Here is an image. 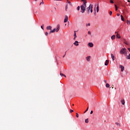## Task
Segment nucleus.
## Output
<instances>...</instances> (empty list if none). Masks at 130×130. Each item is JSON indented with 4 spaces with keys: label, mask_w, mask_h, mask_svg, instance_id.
<instances>
[{
    "label": "nucleus",
    "mask_w": 130,
    "mask_h": 130,
    "mask_svg": "<svg viewBox=\"0 0 130 130\" xmlns=\"http://www.w3.org/2000/svg\"><path fill=\"white\" fill-rule=\"evenodd\" d=\"M104 82H105V83H107V81L106 80H105Z\"/></svg>",
    "instance_id": "c03bdc74"
},
{
    "label": "nucleus",
    "mask_w": 130,
    "mask_h": 130,
    "mask_svg": "<svg viewBox=\"0 0 130 130\" xmlns=\"http://www.w3.org/2000/svg\"><path fill=\"white\" fill-rule=\"evenodd\" d=\"M41 3H42V4H43H43H44V3L43 2V1H42Z\"/></svg>",
    "instance_id": "3c124183"
},
{
    "label": "nucleus",
    "mask_w": 130,
    "mask_h": 130,
    "mask_svg": "<svg viewBox=\"0 0 130 130\" xmlns=\"http://www.w3.org/2000/svg\"><path fill=\"white\" fill-rule=\"evenodd\" d=\"M55 32V28H54L52 30L50 31V33H54Z\"/></svg>",
    "instance_id": "aec40b11"
},
{
    "label": "nucleus",
    "mask_w": 130,
    "mask_h": 130,
    "mask_svg": "<svg viewBox=\"0 0 130 130\" xmlns=\"http://www.w3.org/2000/svg\"><path fill=\"white\" fill-rule=\"evenodd\" d=\"M93 113V110H91V111H90V114H92Z\"/></svg>",
    "instance_id": "79ce46f5"
},
{
    "label": "nucleus",
    "mask_w": 130,
    "mask_h": 130,
    "mask_svg": "<svg viewBox=\"0 0 130 130\" xmlns=\"http://www.w3.org/2000/svg\"><path fill=\"white\" fill-rule=\"evenodd\" d=\"M91 25V24L90 23H86V27H88V26H90Z\"/></svg>",
    "instance_id": "393cba45"
},
{
    "label": "nucleus",
    "mask_w": 130,
    "mask_h": 130,
    "mask_svg": "<svg viewBox=\"0 0 130 130\" xmlns=\"http://www.w3.org/2000/svg\"><path fill=\"white\" fill-rule=\"evenodd\" d=\"M91 9H93V5H92L91 4H90L89 7L87 8V12H88V14L90 13V10H91Z\"/></svg>",
    "instance_id": "7ed1b4c3"
},
{
    "label": "nucleus",
    "mask_w": 130,
    "mask_h": 130,
    "mask_svg": "<svg viewBox=\"0 0 130 130\" xmlns=\"http://www.w3.org/2000/svg\"><path fill=\"white\" fill-rule=\"evenodd\" d=\"M72 112H74V110H70V113H72Z\"/></svg>",
    "instance_id": "58836bf2"
},
{
    "label": "nucleus",
    "mask_w": 130,
    "mask_h": 130,
    "mask_svg": "<svg viewBox=\"0 0 130 130\" xmlns=\"http://www.w3.org/2000/svg\"><path fill=\"white\" fill-rule=\"evenodd\" d=\"M82 1V2H86V0H81Z\"/></svg>",
    "instance_id": "a18cd8bd"
},
{
    "label": "nucleus",
    "mask_w": 130,
    "mask_h": 130,
    "mask_svg": "<svg viewBox=\"0 0 130 130\" xmlns=\"http://www.w3.org/2000/svg\"><path fill=\"white\" fill-rule=\"evenodd\" d=\"M119 68L121 69V72H123V71H124V67L122 65H119Z\"/></svg>",
    "instance_id": "20e7f679"
},
{
    "label": "nucleus",
    "mask_w": 130,
    "mask_h": 130,
    "mask_svg": "<svg viewBox=\"0 0 130 130\" xmlns=\"http://www.w3.org/2000/svg\"><path fill=\"white\" fill-rule=\"evenodd\" d=\"M120 54H124V55H126V54H127L126 49L125 48H122L120 51Z\"/></svg>",
    "instance_id": "f03ea898"
},
{
    "label": "nucleus",
    "mask_w": 130,
    "mask_h": 130,
    "mask_svg": "<svg viewBox=\"0 0 130 130\" xmlns=\"http://www.w3.org/2000/svg\"><path fill=\"white\" fill-rule=\"evenodd\" d=\"M110 3H111V4H114V2H113V1L110 0Z\"/></svg>",
    "instance_id": "c756f323"
},
{
    "label": "nucleus",
    "mask_w": 130,
    "mask_h": 130,
    "mask_svg": "<svg viewBox=\"0 0 130 130\" xmlns=\"http://www.w3.org/2000/svg\"><path fill=\"white\" fill-rule=\"evenodd\" d=\"M41 27L43 30H44V25L43 24L42 25H41Z\"/></svg>",
    "instance_id": "b1692460"
},
{
    "label": "nucleus",
    "mask_w": 130,
    "mask_h": 130,
    "mask_svg": "<svg viewBox=\"0 0 130 130\" xmlns=\"http://www.w3.org/2000/svg\"><path fill=\"white\" fill-rule=\"evenodd\" d=\"M66 56V54L63 56V57H64Z\"/></svg>",
    "instance_id": "603ef678"
},
{
    "label": "nucleus",
    "mask_w": 130,
    "mask_h": 130,
    "mask_svg": "<svg viewBox=\"0 0 130 130\" xmlns=\"http://www.w3.org/2000/svg\"><path fill=\"white\" fill-rule=\"evenodd\" d=\"M116 37L117 38H118V39H120L121 38V37H120V35H119V34H117L116 35Z\"/></svg>",
    "instance_id": "dca6fc26"
},
{
    "label": "nucleus",
    "mask_w": 130,
    "mask_h": 130,
    "mask_svg": "<svg viewBox=\"0 0 130 130\" xmlns=\"http://www.w3.org/2000/svg\"><path fill=\"white\" fill-rule=\"evenodd\" d=\"M45 35H46V36H47V35H48V32H45Z\"/></svg>",
    "instance_id": "473e14b6"
},
{
    "label": "nucleus",
    "mask_w": 130,
    "mask_h": 130,
    "mask_svg": "<svg viewBox=\"0 0 130 130\" xmlns=\"http://www.w3.org/2000/svg\"><path fill=\"white\" fill-rule=\"evenodd\" d=\"M128 3H130V1L129 0H127Z\"/></svg>",
    "instance_id": "8fccbe9b"
},
{
    "label": "nucleus",
    "mask_w": 130,
    "mask_h": 130,
    "mask_svg": "<svg viewBox=\"0 0 130 130\" xmlns=\"http://www.w3.org/2000/svg\"><path fill=\"white\" fill-rule=\"evenodd\" d=\"M77 11H80V6H78L77 8Z\"/></svg>",
    "instance_id": "c85d7f7f"
},
{
    "label": "nucleus",
    "mask_w": 130,
    "mask_h": 130,
    "mask_svg": "<svg viewBox=\"0 0 130 130\" xmlns=\"http://www.w3.org/2000/svg\"><path fill=\"white\" fill-rule=\"evenodd\" d=\"M41 4H42V3H40V6H41Z\"/></svg>",
    "instance_id": "864d4df0"
},
{
    "label": "nucleus",
    "mask_w": 130,
    "mask_h": 130,
    "mask_svg": "<svg viewBox=\"0 0 130 130\" xmlns=\"http://www.w3.org/2000/svg\"><path fill=\"white\" fill-rule=\"evenodd\" d=\"M127 25H130V21H129V20H127Z\"/></svg>",
    "instance_id": "bb28decb"
},
{
    "label": "nucleus",
    "mask_w": 130,
    "mask_h": 130,
    "mask_svg": "<svg viewBox=\"0 0 130 130\" xmlns=\"http://www.w3.org/2000/svg\"><path fill=\"white\" fill-rule=\"evenodd\" d=\"M106 86L107 88H109V87H110V85H109V84L106 83Z\"/></svg>",
    "instance_id": "412c9836"
},
{
    "label": "nucleus",
    "mask_w": 130,
    "mask_h": 130,
    "mask_svg": "<svg viewBox=\"0 0 130 130\" xmlns=\"http://www.w3.org/2000/svg\"><path fill=\"white\" fill-rule=\"evenodd\" d=\"M115 11H117L118 9H117V6H116V5H115Z\"/></svg>",
    "instance_id": "a878e982"
},
{
    "label": "nucleus",
    "mask_w": 130,
    "mask_h": 130,
    "mask_svg": "<svg viewBox=\"0 0 130 130\" xmlns=\"http://www.w3.org/2000/svg\"><path fill=\"white\" fill-rule=\"evenodd\" d=\"M117 17H119V16H120V14H119V13H118V14H117Z\"/></svg>",
    "instance_id": "ea45409f"
},
{
    "label": "nucleus",
    "mask_w": 130,
    "mask_h": 130,
    "mask_svg": "<svg viewBox=\"0 0 130 130\" xmlns=\"http://www.w3.org/2000/svg\"><path fill=\"white\" fill-rule=\"evenodd\" d=\"M47 30H51V26H48L46 28Z\"/></svg>",
    "instance_id": "ddd939ff"
},
{
    "label": "nucleus",
    "mask_w": 130,
    "mask_h": 130,
    "mask_svg": "<svg viewBox=\"0 0 130 130\" xmlns=\"http://www.w3.org/2000/svg\"><path fill=\"white\" fill-rule=\"evenodd\" d=\"M124 42V44H125L126 45H129V43L126 41L125 39H124V42Z\"/></svg>",
    "instance_id": "0eeeda50"
},
{
    "label": "nucleus",
    "mask_w": 130,
    "mask_h": 130,
    "mask_svg": "<svg viewBox=\"0 0 130 130\" xmlns=\"http://www.w3.org/2000/svg\"><path fill=\"white\" fill-rule=\"evenodd\" d=\"M90 59H91V56H88L87 57H86V60L87 61H90Z\"/></svg>",
    "instance_id": "9b49d317"
},
{
    "label": "nucleus",
    "mask_w": 130,
    "mask_h": 130,
    "mask_svg": "<svg viewBox=\"0 0 130 130\" xmlns=\"http://www.w3.org/2000/svg\"><path fill=\"white\" fill-rule=\"evenodd\" d=\"M67 10H68V4L66 5V11H67Z\"/></svg>",
    "instance_id": "7c9ffc66"
},
{
    "label": "nucleus",
    "mask_w": 130,
    "mask_h": 130,
    "mask_svg": "<svg viewBox=\"0 0 130 130\" xmlns=\"http://www.w3.org/2000/svg\"><path fill=\"white\" fill-rule=\"evenodd\" d=\"M94 15H96V10H95V11H94Z\"/></svg>",
    "instance_id": "a19ab883"
},
{
    "label": "nucleus",
    "mask_w": 130,
    "mask_h": 130,
    "mask_svg": "<svg viewBox=\"0 0 130 130\" xmlns=\"http://www.w3.org/2000/svg\"><path fill=\"white\" fill-rule=\"evenodd\" d=\"M56 32H58L59 31V24H57L56 26V29H55Z\"/></svg>",
    "instance_id": "423d86ee"
},
{
    "label": "nucleus",
    "mask_w": 130,
    "mask_h": 130,
    "mask_svg": "<svg viewBox=\"0 0 130 130\" xmlns=\"http://www.w3.org/2000/svg\"><path fill=\"white\" fill-rule=\"evenodd\" d=\"M112 40H114V39H115V35H113L111 37Z\"/></svg>",
    "instance_id": "2eb2a0df"
},
{
    "label": "nucleus",
    "mask_w": 130,
    "mask_h": 130,
    "mask_svg": "<svg viewBox=\"0 0 130 130\" xmlns=\"http://www.w3.org/2000/svg\"><path fill=\"white\" fill-rule=\"evenodd\" d=\"M121 104H122V105H124V104L125 103V102H124V100H122L121 101Z\"/></svg>",
    "instance_id": "4468645a"
},
{
    "label": "nucleus",
    "mask_w": 130,
    "mask_h": 130,
    "mask_svg": "<svg viewBox=\"0 0 130 130\" xmlns=\"http://www.w3.org/2000/svg\"><path fill=\"white\" fill-rule=\"evenodd\" d=\"M68 20H69V17L66 15L64 19V23H67V22H68Z\"/></svg>",
    "instance_id": "39448f33"
},
{
    "label": "nucleus",
    "mask_w": 130,
    "mask_h": 130,
    "mask_svg": "<svg viewBox=\"0 0 130 130\" xmlns=\"http://www.w3.org/2000/svg\"><path fill=\"white\" fill-rule=\"evenodd\" d=\"M111 58H112L113 61H114V59H114L115 58L114 55H113V54L111 53Z\"/></svg>",
    "instance_id": "9d476101"
},
{
    "label": "nucleus",
    "mask_w": 130,
    "mask_h": 130,
    "mask_svg": "<svg viewBox=\"0 0 130 130\" xmlns=\"http://www.w3.org/2000/svg\"><path fill=\"white\" fill-rule=\"evenodd\" d=\"M85 123H89V119L87 118L85 120Z\"/></svg>",
    "instance_id": "f3484780"
},
{
    "label": "nucleus",
    "mask_w": 130,
    "mask_h": 130,
    "mask_svg": "<svg viewBox=\"0 0 130 130\" xmlns=\"http://www.w3.org/2000/svg\"><path fill=\"white\" fill-rule=\"evenodd\" d=\"M128 50L130 52V48H128Z\"/></svg>",
    "instance_id": "49530a36"
},
{
    "label": "nucleus",
    "mask_w": 130,
    "mask_h": 130,
    "mask_svg": "<svg viewBox=\"0 0 130 130\" xmlns=\"http://www.w3.org/2000/svg\"><path fill=\"white\" fill-rule=\"evenodd\" d=\"M121 21H124V18H123V16L122 15H121Z\"/></svg>",
    "instance_id": "4be33fe9"
},
{
    "label": "nucleus",
    "mask_w": 130,
    "mask_h": 130,
    "mask_svg": "<svg viewBox=\"0 0 130 130\" xmlns=\"http://www.w3.org/2000/svg\"><path fill=\"white\" fill-rule=\"evenodd\" d=\"M116 34H118V32L117 31L115 32Z\"/></svg>",
    "instance_id": "de8ad7c7"
},
{
    "label": "nucleus",
    "mask_w": 130,
    "mask_h": 130,
    "mask_svg": "<svg viewBox=\"0 0 130 130\" xmlns=\"http://www.w3.org/2000/svg\"><path fill=\"white\" fill-rule=\"evenodd\" d=\"M86 4H87V1L83 2V5L80 6L81 12L82 13V14L85 13V11H86V8L87 7Z\"/></svg>",
    "instance_id": "f257e3e1"
},
{
    "label": "nucleus",
    "mask_w": 130,
    "mask_h": 130,
    "mask_svg": "<svg viewBox=\"0 0 130 130\" xmlns=\"http://www.w3.org/2000/svg\"><path fill=\"white\" fill-rule=\"evenodd\" d=\"M88 45L89 47H93L94 46V44L92 43H89Z\"/></svg>",
    "instance_id": "1a4fd4ad"
},
{
    "label": "nucleus",
    "mask_w": 130,
    "mask_h": 130,
    "mask_svg": "<svg viewBox=\"0 0 130 130\" xmlns=\"http://www.w3.org/2000/svg\"><path fill=\"white\" fill-rule=\"evenodd\" d=\"M54 1H61V0H54Z\"/></svg>",
    "instance_id": "6e6d98bb"
},
{
    "label": "nucleus",
    "mask_w": 130,
    "mask_h": 130,
    "mask_svg": "<svg viewBox=\"0 0 130 130\" xmlns=\"http://www.w3.org/2000/svg\"><path fill=\"white\" fill-rule=\"evenodd\" d=\"M115 124H116V125H117L118 126H119V127L121 126L120 123H118V122H116V123H115Z\"/></svg>",
    "instance_id": "a211bd4d"
},
{
    "label": "nucleus",
    "mask_w": 130,
    "mask_h": 130,
    "mask_svg": "<svg viewBox=\"0 0 130 130\" xmlns=\"http://www.w3.org/2000/svg\"><path fill=\"white\" fill-rule=\"evenodd\" d=\"M36 2H37V0H35Z\"/></svg>",
    "instance_id": "4d7b16f0"
},
{
    "label": "nucleus",
    "mask_w": 130,
    "mask_h": 130,
    "mask_svg": "<svg viewBox=\"0 0 130 130\" xmlns=\"http://www.w3.org/2000/svg\"><path fill=\"white\" fill-rule=\"evenodd\" d=\"M63 77H64L65 78H67V76H66V75H63Z\"/></svg>",
    "instance_id": "37998d69"
},
{
    "label": "nucleus",
    "mask_w": 130,
    "mask_h": 130,
    "mask_svg": "<svg viewBox=\"0 0 130 130\" xmlns=\"http://www.w3.org/2000/svg\"><path fill=\"white\" fill-rule=\"evenodd\" d=\"M63 75H64V74H62L61 73H60V75H61V77H62V76H63Z\"/></svg>",
    "instance_id": "e433bc0d"
},
{
    "label": "nucleus",
    "mask_w": 130,
    "mask_h": 130,
    "mask_svg": "<svg viewBox=\"0 0 130 130\" xmlns=\"http://www.w3.org/2000/svg\"><path fill=\"white\" fill-rule=\"evenodd\" d=\"M52 32H50V31L49 32V34H51Z\"/></svg>",
    "instance_id": "5fc2aeb1"
},
{
    "label": "nucleus",
    "mask_w": 130,
    "mask_h": 130,
    "mask_svg": "<svg viewBox=\"0 0 130 130\" xmlns=\"http://www.w3.org/2000/svg\"><path fill=\"white\" fill-rule=\"evenodd\" d=\"M74 44L75 45V46H79V42L76 41Z\"/></svg>",
    "instance_id": "6e6552de"
},
{
    "label": "nucleus",
    "mask_w": 130,
    "mask_h": 130,
    "mask_svg": "<svg viewBox=\"0 0 130 130\" xmlns=\"http://www.w3.org/2000/svg\"><path fill=\"white\" fill-rule=\"evenodd\" d=\"M90 13H93V8L90 9Z\"/></svg>",
    "instance_id": "72a5a7b5"
},
{
    "label": "nucleus",
    "mask_w": 130,
    "mask_h": 130,
    "mask_svg": "<svg viewBox=\"0 0 130 130\" xmlns=\"http://www.w3.org/2000/svg\"><path fill=\"white\" fill-rule=\"evenodd\" d=\"M88 109H89V107H87V109L84 112V113H86V112L88 110Z\"/></svg>",
    "instance_id": "c9c22d12"
},
{
    "label": "nucleus",
    "mask_w": 130,
    "mask_h": 130,
    "mask_svg": "<svg viewBox=\"0 0 130 130\" xmlns=\"http://www.w3.org/2000/svg\"><path fill=\"white\" fill-rule=\"evenodd\" d=\"M67 3L70 5V6H72V3L71 2L69 1V0H67Z\"/></svg>",
    "instance_id": "5701e85b"
},
{
    "label": "nucleus",
    "mask_w": 130,
    "mask_h": 130,
    "mask_svg": "<svg viewBox=\"0 0 130 130\" xmlns=\"http://www.w3.org/2000/svg\"><path fill=\"white\" fill-rule=\"evenodd\" d=\"M76 117H79V114L78 113H76Z\"/></svg>",
    "instance_id": "f704fd0d"
},
{
    "label": "nucleus",
    "mask_w": 130,
    "mask_h": 130,
    "mask_svg": "<svg viewBox=\"0 0 130 130\" xmlns=\"http://www.w3.org/2000/svg\"><path fill=\"white\" fill-rule=\"evenodd\" d=\"M88 33L89 35H91V31H88Z\"/></svg>",
    "instance_id": "4c0bfd02"
},
{
    "label": "nucleus",
    "mask_w": 130,
    "mask_h": 130,
    "mask_svg": "<svg viewBox=\"0 0 130 130\" xmlns=\"http://www.w3.org/2000/svg\"><path fill=\"white\" fill-rule=\"evenodd\" d=\"M73 39H74V40H76V38H75V37H74Z\"/></svg>",
    "instance_id": "09e8293b"
},
{
    "label": "nucleus",
    "mask_w": 130,
    "mask_h": 130,
    "mask_svg": "<svg viewBox=\"0 0 130 130\" xmlns=\"http://www.w3.org/2000/svg\"><path fill=\"white\" fill-rule=\"evenodd\" d=\"M108 63H109V60H106L105 62V66H108Z\"/></svg>",
    "instance_id": "f8f14e48"
},
{
    "label": "nucleus",
    "mask_w": 130,
    "mask_h": 130,
    "mask_svg": "<svg viewBox=\"0 0 130 130\" xmlns=\"http://www.w3.org/2000/svg\"><path fill=\"white\" fill-rule=\"evenodd\" d=\"M96 12H97V13H99V5H98V6L96 7Z\"/></svg>",
    "instance_id": "6ab92c4d"
},
{
    "label": "nucleus",
    "mask_w": 130,
    "mask_h": 130,
    "mask_svg": "<svg viewBox=\"0 0 130 130\" xmlns=\"http://www.w3.org/2000/svg\"><path fill=\"white\" fill-rule=\"evenodd\" d=\"M109 15H110V16H111V15H112V11H110L109 12Z\"/></svg>",
    "instance_id": "cd10ccee"
},
{
    "label": "nucleus",
    "mask_w": 130,
    "mask_h": 130,
    "mask_svg": "<svg viewBox=\"0 0 130 130\" xmlns=\"http://www.w3.org/2000/svg\"><path fill=\"white\" fill-rule=\"evenodd\" d=\"M74 36L75 38H77V35L76 34V32H75Z\"/></svg>",
    "instance_id": "2f4dec72"
}]
</instances>
